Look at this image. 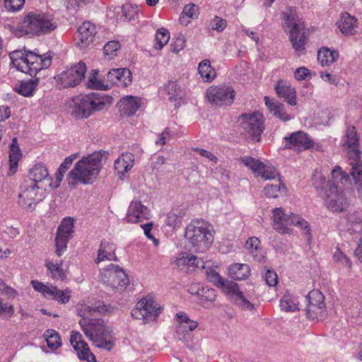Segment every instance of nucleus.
Returning <instances> with one entry per match:
<instances>
[{
  "mask_svg": "<svg viewBox=\"0 0 362 362\" xmlns=\"http://www.w3.org/2000/svg\"><path fill=\"white\" fill-rule=\"evenodd\" d=\"M107 310L105 305L98 307L88 306L85 309L83 318L79 321V325L87 337L98 347L110 351L114 346V342L111 339L110 332L106 327L103 320L100 319H88L86 314L92 315L93 313H105Z\"/></svg>",
  "mask_w": 362,
  "mask_h": 362,
  "instance_id": "1",
  "label": "nucleus"
},
{
  "mask_svg": "<svg viewBox=\"0 0 362 362\" xmlns=\"http://www.w3.org/2000/svg\"><path fill=\"white\" fill-rule=\"evenodd\" d=\"M105 153L95 152L82 158L69 173L66 180L69 187L75 188L78 184L90 185L96 179L103 163L106 160Z\"/></svg>",
  "mask_w": 362,
  "mask_h": 362,
  "instance_id": "2",
  "label": "nucleus"
},
{
  "mask_svg": "<svg viewBox=\"0 0 362 362\" xmlns=\"http://www.w3.org/2000/svg\"><path fill=\"white\" fill-rule=\"evenodd\" d=\"M11 64L17 70L35 76L40 70L48 68L52 64L50 54H40L35 52L15 50L9 54Z\"/></svg>",
  "mask_w": 362,
  "mask_h": 362,
  "instance_id": "3",
  "label": "nucleus"
},
{
  "mask_svg": "<svg viewBox=\"0 0 362 362\" xmlns=\"http://www.w3.org/2000/svg\"><path fill=\"white\" fill-rule=\"evenodd\" d=\"M185 236L194 252H204L214 242V227L203 219H194L187 226Z\"/></svg>",
  "mask_w": 362,
  "mask_h": 362,
  "instance_id": "4",
  "label": "nucleus"
},
{
  "mask_svg": "<svg viewBox=\"0 0 362 362\" xmlns=\"http://www.w3.org/2000/svg\"><path fill=\"white\" fill-rule=\"evenodd\" d=\"M344 146L348 150L349 173L353 177L358 196L362 198V163L361 152L358 149V139L355 127L347 128Z\"/></svg>",
  "mask_w": 362,
  "mask_h": 362,
  "instance_id": "5",
  "label": "nucleus"
},
{
  "mask_svg": "<svg viewBox=\"0 0 362 362\" xmlns=\"http://www.w3.org/2000/svg\"><path fill=\"white\" fill-rule=\"evenodd\" d=\"M57 27L54 16L46 13L30 12L20 25V35H42L53 31Z\"/></svg>",
  "mask_w": 362,
  "mask_h": 362,
  "instance_id": "6",
  "label": "nucleus"
},
{
  "mask_svg": "<svg viewBox=\"0 0 362 362\" xmlns=\"http://www.w3.org/2000/svg\"><path fill=\"white\" fill-rule=\"evenodd\" d=\"M112 98L98 93H92L85 95H77L73 98L72 115L78 118H87L95 111L102 110L104 101H111Z\"/></svg>",
  "mask_w": 362,
  "mask_h": 362,
  "instance_id": "7",
  "label": "nucleus"
},
{
  "mask_svg": "<svg viewBox=\"0 0 362 362\" xmlns=\"http://www.w3.org/2000/svg\"><path fill=\"white\" fill-rule=\"evenodd\" d=\"M313 182L315 187L321 190L320 195L323 198H326L325 204L329 209L334 212L340 213L348 209L349 201L343 189L328 190L324 187L325 177L320 173L314 174Z\"/></svg>",
  "mask_w": 362,
  "mask_h": 362,
  "instance_id": "8",
  "label": "nucleus"
},
{
  "mask_svg": "<svg viewBox=\"0 0 362 362\" xmlns=\"http://www.w3.org/2000/svg\"><path fill=\"white\" fill-rule=\"evenodd\" d=\"M272 221L273 228L279 233H288L290 226L294 225L310 235V225L304 218L294 214H287L281 207L272 210Z\"/></svg>",
  "mask_w": 362,
  "mask_h": 362,
  "instance_id": "9",
  "label": "nucleus"
},
{
  "mask_svg": "<svg viewBox=\"0 0 362 362\" xmlns=\"http://www.w3.org/2000/svg\"><path fill=\"white\" fill-rule=\"evenodd\" d=\"M238 122L242 129L241 133L255 141H259L264 129L263 116L258 112L243 114Z\"/></svg>",
  "mask_w": 362,
  "mask_h": 362,
  "instance_id": "10",
  "label": "nucleus"
},
{
  "mask_svg": "<svg viewBox=\"0 0 362 362\" xmlns=\"http://www.w3.org/2000/svg\"><path fill=\"white\" fill-rule=\"evenodd\" d=\"M281 18L286 21L288 27L291 28L290 40L293 49L298 52L304 50L306 43L304 23L294 15H289L285 12L282 13Z\"/></svg>",
  "mask_w": 362,
  "mask_h": 362,
  "instance_id": "11",
  "label": "nucleus"
},
{
  "mask_svg": "<svg viewBox=\"0 0 362 362\" xmlns=\"http://www.w3.org/2000/svg\"><path fill=\"white\" fill-rule=\"evenodd\" d=\"M100 280L112 291L123 290L129 284V279L124 271L112 264L100 272Z\"/></svg>",
  "mask_w": 362,
  "mask_h": 362,
  "instance_id": "12",
  "label": "nucleus"
},
{
  "mask_svg": "<svg viewBox=\"0 0 362 362\" xmlns=\"http://www.w3.org/2000/svg\"><path fill=\"white\" fill-rule=\"evenodd\" d=\"M162 308L153 298H144L136 303L131 315L135 319L142 320L146 324L156 320Z\"/></svg>",
  "mask_w": 362,
  "mask_h": 362,
  "instance_id": "13",
  "label": "nucleus"
},
{
  "mask_svg": "<svg viewBox=\"0 0 362 362\" xmlns=\"http://www.w3.org/2000/svg\"><path fill=\"white\" fill-rule=\"evenodd\" d=\"M42 186L34 182H25L18 194V204L25 210L33 211L36 205L42 200L39 189Z\"/></svg>",
  "mask_w": 362,
  "mask_h": 362,
  "instance_id": "14",
  "label": "nucleus"
},
{
  "mask_svg": "<svg viewBox=\"0 0 362 362\" xmlns=\"http://www.w3.org/2000/svg\"><path fill=\"white\" fill-rule=\"evenodd\" d=\"M323 294L318 290H313L306 296V316L309 320H322L326 314V306Z\"/></svg>",
  "mask_w": 362,
  "mask_h": 362,
  "instance_id": "15",
  "label": "nucleus"
},
{
  "mask_svg": "<svg viewBox=\"0 0 362 362\" xmlns=\"http://www.w3.org/2000/svg\"><path fill=\"white\" fill-rule=\"evenodd\" d=\"M221 289L242 310H252L254 309V305L245 297L237 283L226 279Z\"/></svg>",
  "mask_w": 362,
  "mask_h": 362,
  "instance_id": "16",
  "label": "nucleus"
},
{
  "mask_svg": "<svg viewBox=\"0 0 362 362\" xmlns=\"http://www.w3.org/2000/svg\"><path fill=\"white\" fill-rule=\"evenodd\" d=\"M221 289L242 310H252L254 309V305L245 297L237 283L226 279Z\"/></svg>",
  "mask_w": 362,
  "mask_h": 362,
  "instance_id": "17",
  "label": "nucleus"
},
{
  "mask_svg": "<svg viewBox=\"0 0 362 362\" xmlns=\"http://www.w3.org/2000/svg\"><path fill=\"white\" fill-rule=\"evenodd\" d=\"M207 100L212 105H230L235 98V91L230 86H211L206 92Z\"/></svg>",
  "mask_w": 362,
  "mask_h": 362,
  "instance_id": "18",
  "label": "nucleus"
},
{
  "mask_svg": "<svg viewBox=\"0 0 362 362\" xmlns=\"http://www.w3.org/2000/svg\"><path fill=\"white\" fill-rule=\"evenodd\" d=\"M86 72V66L81 62L62 71L59 76V81L64 88L74 87L84 78Z\"/></svg>",
  "mask_w": 362,
  "mask_h": 362,
  "instance_id": "19",
  "label": "nucleus"
},
{
  "mask_svg": "<svg viewBox=\"0 0 362 362\" xmlns=\"http://www.w3.org/2000/svg\"><path fill=\"white\" fill-rule=\"evenodd\" d=\"M74 233V219L71 218H64L57 228L55 238L56 254L62 256V252L66 249L67 243L71 238Z\"/></svg>",
  "mask_w": 362,
  "mask_h": 362,
  "instance_id": "20",
  "label": "nucleus"
},
{
  "mask_svg": "<svg viewBox=\"0 0 362 362\" xmlns=\"http://www.w3.org/2000/svg\"><path fill=\"white\" fill-rule=\"evenodd\" d=\"M239 160L245 166L257 173V176H260L264 180H274L279 176V173L274 167L266 165L252 157H242Z\"/></svg>",
  "mask_w": 362,
  "mask_h": 362,
  "instance_id": "21",
  "label": "nucleus"
},
{
  "mask_svg": "<svg viewBox=\"0 0 362 362\" xmlns=\"http://www.w3.org/2000/svg\"><path fill=\"white\" fill-rule=\"evenodd\" d=\"M284 139L286 141L285 148L297 151L310 149L314 145L313 141L306 133L302 131L291 133L288 136H286Z\"/></svg>",
  "mask_w": 362,
  "mask_h": 362,
  "instance_id": "22",
  "label": "nucleus"
},
{
  "mask_svg": "<svg viewBox=\"0 0 362 362\" xmlns=\"http://www.w3.org/2000/svg\"><path fill=\"white\" fill-rule=\"evenodd\" d=\"M70 343L80 359L87 362H96L95 356L90 352L88 344L82 340V335L79 332H71Z\"/></svg>",
  "mask_w": 362,
  "mask_h": 362,
  "instance_id": "23",
  "label": "nucleus"
},
{
  "mask_svg": "<svg viewBox=\"0 0 362 362\" xmlns=\"http://www.w3.org/2000/svg\"><path fill=\"white\" fill-rule=\"evenodd\" d=\"M150 210L140 201L131 202L125 221L128 223H136L150 218Z\"/></svg>",
  "mask_w": 362,
  "mask_h": 362,
  "instance_id": "24",
  "label": "nucleus"
},
{
  "mask_svg": "<svg viewBox=\"0 0 362 362\" xmlns=\"http://www.w3.org/2000/svg\"><path fill=\"white\" fill-rule=\"evenodd\" d=\"M349 180V176L336 166L331 172V178L327 182L325 180L324 187L328 190L342 189V187L348 185Z\"/></svg>",
  "mask_w": 362,
  "mask_h": 362,
  "instance_id": "25",
  "label": "nucleus"
},
{
  "mask_svg": "<svg viewBox=\"0 0 362 362\" xmlns=\"http://www.w3.org/2000/svg\"><path fill=\"white\" fill-rule=\"evenodd\" d=\"M107 79L117 86L127 87L132 83V73L127 68L113 69L108 71Z\"/></svg>",
  "mask_w": 362,
  "mask_h": 362,
  "instance_id": "26",
  "label": "nucleus"
},
{
  "mask_svg": "<svg viewBox=\"0 0 362 362\" xmlns=\"http://www.w3.org/2000/svg\"><path fill=\"white\" fill-rule=\"evenodd\" d=\"M275 90L279 98L284 99L290 105H296V92L294 88L279 81L275 85Z\"/></svg>",
  "mask_w": 362,
  "mask_h": 362,
  "instance_id": "27",
  "label": "nucleus"
},
{
  "mask_svg": "<svg viewBox=\"0 0 362 362\" xmlns=\"http://www.w3.org/2000/svg\"><path fill=\"white\" fill-rule=\"evenodd\" d=\"M78 33L81 47H85L93 42L96 34V28L90 22L86 21L78 27Z\"/></svg>",
  "mask_w": 362,
  "mask_h": 362,
  "instance_id": "28",
  "label": "nucleus"
},
{
  "mask_svg": "<svg viewBox=\"0 0 362 362\" xmlns=\"http://www.w3.org/2000/svg\"><path fill=\"white\" fill-rule=\"evenodd\" d=\"M176 317L178 324L176 326L175 332L178 335H185L195 329L198 326L197 321L192 320L183 313H177Z\"/></svg>",
  "mask_w": 362,
  "mask_h": 362,
  "instance_id": "29",
  "label": "nucleus"
},
{
  "mask_svg": "<svg viewBox=\"0 0 362 362\" xmlns=\"http://www.w3.org/2000/svg\"><path fill=\"white\" fill-rule=\"evenodd\" d=\"M264 101L268 110L281 121L286 122L291 119V117L285 111L282 103L271 100L268 96L264 97Z\"/></svg>",
  "mask_w": 362,
  "mask_h": 362,
  "instance_id": "30",
  "label": "nucleus"
},
{
  "mask_svg": "<svg viewBox=\"0 0 362 362\" xmlns=\"http://www.w3.org/2000/svg\"><path fill=\"white\" fill-rule=\"evenodd\" d=\"M115 251V247L113 244L107 241L103 240L100 243V246L98 252V257L95 262L98 264L99 262L105 259L110 261H117Z\"/></svg>",
  "mask_w": 362,
  "mask_h": 362,
  "instance_id": "31",
  "label": "nucleus"
},
{
  "mask_svg": "<svg viewBox=\"0 0 362 362\" xmlns=\"http://www.w3.org/2000/svg\"><path fill=\"white\" fill-rule=\"evenodd\" d=\"M134 156L131 153H122L115 162V169L123 175L127 173L134 165Z\"/></svg>",
  "mask_w": 362,
  "mask_h": 362,
  "instance_id": "32",
  "label": "nucleus"
},
{
  "mask_svg": "<svg viewBox=\"0 0 362 362\" xmlns=\"http://www.w3.org/2000/svg\"><path fill=\"white\" fill-rule=\"evenodd\" d=\"M119 107L122 114L132 116L136 113L140 107V104L136 97L127 96L120 100Z\"/></svg>",
  "mask_w": 362,
  "mask_h": 362,
  "instance_id": "33",
  "label": "nucleus"
},
{
  "mask_svg": "<svg viewBox=\"0 0 362 362\" xmlns=\"http://www.w3.org/2000/svg\"><path fill=\"white\" fill-rule=\"evenodd\" d=\"M22 153L21 151L18 146L17 138H13L12 139L11 144L10 145V151H9V175H13L17 170L18 163L20 159L21 158Z\"/></svg>",
  "mask_w": 362,
  "mask_h": 362,
  "instance_id": "34",
  "label": "nucleus"
},
{
  "mask_svg": "<svg viewBox=\"0 0 362 362\" xmlns=\"http://www.w3.org/2000/svg\"><path fill=\"white\" fill-rule=\"evenodd\" d=\"M230 276L235 280H244L250 274V269L247 264L235 263L230 265L228 269Z\"/></svg>",
  "mask_w": 362,
  "mask_h": 362,
  "instance_id": "35",
  "label": "nucleus"
},
{
  "mask_svg": "<svg viewBox=\"0 0 362 362\" xmlns=\"http://www.w3.org/2000/svg\"><path fill=\"white\" fill-rule=\"evenodd\" d=\"M29 176L30 180L28 182H34L39 185L45 180H49L48 170L42 164H36L34 165L30 170Z\"/></svg>",
  "mask_w": 362,
  "mask_h": 362,
  "instance_id": "36",
  "label": "nucleus"
},
{
  "mask_svg": "<svg viewBox=\"0 0 362 362\" xmlns=\"http://www.w3.org/2000/svg\"><path fill=\"white\" fill-rule=\"evenodd\" d=\"M356 22L354 17L347 13H343L341 16L339 28L345 35H354L356 33Z\"/></svg>",
  "mask_w": 362,
  "mask_h": 362,
  "instance_id": "37",
  "label": "nucleus"
},
{
  "mask_svg": "<svg viewBox=\"0 0 362 362\" xmlns=\"http://www.w3.org/2000/svg\"><path fill=\"white\" fill-rule=\"evenodd\" d=\"M339 58V52L327 47L321 48L317 53V60L323 66H329Z\"/></svg>",
  "mask_w": 362,
  "mask_h": 362,
  "instance_id": "38",
  "label": "nucleus"
},
{
  "mask_svg": "<svg viewBox=\"0 0 362 362\" xmlns=\"http://www.w3.org/2000/svg\"><path fill=\"white\" fill-rule=\"evenodd\" d=\"M198 71L205 82H211L216 76V72L208 59H204L199 64Z\"/></svg>",
  "mask_w": 362,
  "mask_h": 362,
  "instance_id": "39",
  "label": "nucleus"
},
{
  "mask_svg": "<svg viewBox=\"0 0 362 362\" xmlns=\"http://www.w3.org/2000/svg\"><path fill=\"white\" fill-rule=\"evenodd\" d=\"M298 304L297 297L288 292H286L280 300V307L286 312L298 310Z\"/></svg>",
  "mask_w": 362,
  "mask_h": 362,
  "instance_id": "40",
  "label": "nucleus"
},
{
  "mask_svg": "<svg viewBox=\"0 0 362 362\" xmlns=\"http://www.w3.org/2000/svg\"><path fill=\"white\" fill-rule=\"evenodd\" d=\"M45 267L47 268L52 279L62 281L65 279L66 276L62 268V261L54 264L49 260H47Z\"/></svg>",
  "mask_w": 362,
  "mask_h": 362,
  "instance_id": "41",
  "label": "nucleus"
},
{
  "mask_svg": "<svg viewBox=\"0 0 362 362\" xmlns=\"http://www.w3.org/2000/svg\"><path fill=\"white\" fill-rule=\"evenodd\" d=\"M77 154H72L68 157H66L64 162L60 165L58 168L55 175H56V182L54 185V188H57L59 186L60 182L62 181L64 173L71 165L73 161L76 158Z\"/></svg>",
  "mask_w": 362,
  "mask_h": 362,
  "instance_id": "42",
  "label": "nucleus"
},
{
  "mask_svg": "<svg viewBox=\"0 0 362 362\" xmlns=\"http://www.w3.org/2000/svg\"><path fill=\"white\" fill-rule=\"evenodd\" d=\"M47 346L52 350H56L62 346L59 334L54 329H48L44 334Z\"/></svg>",
  "mask_w": 362,
  "mask_h": 362,
  "instance_id": "43",
  "label": "nucleus"
},
{
  "mask_svg": "<svg viewBox=\"0 0 362 362\" xmlns=\"http://www.w3.org/2000/svg\"><path fill=\"white\" fill-rule=\"evenodd\" d=\"M51 291L52 293L49 295L47 298L55 300L63 304L68 303L70 300L71 291L69 289L62 291L52 286Z\"/></svg>",
  "mask_w": 362,
  "mask_h": 362,
  "instance_id": "44",
  "label": "nucleus"
},
{
  "mask_svg": "<svg viewBox=\"0 0 362 362\" xmlns=\"http://www.w3.org/2000/svg\"><path fill=\"white\" fill-rule=\"evenodd\" d=\"M38 82V78L30 80L28 81H22L19 88L17 89V91L18 93L23 96L29 97L33 95V93L37 86Z\"/></svg>",
  "mask_w": 362,
  "mask_h": 362,
  "instance_id": "45",
  "label": "nucleus"
},
{
  "mask_svg": "<svg viewBox=\"0 0 362 362\" xmlns=\"http://www.w3.org/2000/svg\"><path fill=\"white\" fill-rule=\"evenodd\" d=\"M170 33L165 28H160L155 35L156 48L161 49L169 41Z\"/></svg>",
  "mask_w": 362,
  "mask_h": 362,
  "instance_id": "46",
  "label": "nucleus"
},
{
  "mask_svg": "<svg viewBox=\"0 0 362 362\" xmlns=\"http://www.w3.org/2000/svg\"><path fill=\"white\" fill-rule=\"evenodd\" d=\"M206 276L209 282L220 288L226 281L224 278L221 277V275L212 268H209L206 270Z\"/></svg>",
  "mask_w": 362,
  "mask_h": 362,
  "instance_id": "47",
  "label": "nucleus"
},
{
  "mask_svg": "<svg viewBox=\"0 0 362 362\" xmlns=\"http://www.w3.org/2000/svg\"><path fill=\"white\" fill-rule=\"evenodd\" d=\"M165 90L169 95V100H177V98H181L182 90L176 81H169L165 86Z\"/></svg>",
  "mask_w": 362,
  "mask_h": 362,
  "instance_id": "48",
  "label": "nucleus"
},
{
  "mask_svg": "<svg viewBox=\"0 0 362 362\" xmlns=\"http://www.w3.org/2000/svg\"><path fill=\"white\" fill-rule=\"evenodd\" d=\"M277 185H267L264 187V192L266 196L271 198H276L278 197V192L281 189L285 190L286 187L282 184L280 180H278Z\"/></svg>",
  "mask_w": 362,
  "mask_h": 362,
  "instance_id": "49",
  "label": "nucleus"
},
{
  "mask_svg": "<svg viewBox=\"0 0 362 362\" xmlns=\"http://www.w3.org/2000/svg\"><path fill=\"white\" fill-rule=\"evenodd\" d=\"M227 26V21L217 16H214L209 23V27L217 32H222Z\"/></svg>",
  "mask_w": 362,
  "mask_h": 362,
  "instance_id": "50",
  "label": "nucleus"
},
{
  "mask_svg": "<svg viewBox=\"0 0 362 362\" xmlns=\"http://www.w3.org/2000/svg\"><path fill=\"white\" fill-rule=\"evenodd\" d=\"M333 258L334 262L340 264L341 265L348 268H351V260L345 255L339 249H337L334 253Z\"/></svg>",
  "mask_w": 362,
  "mask_h": 362,
  "instance_id": "51",
  "label": "nucleus"
},
{
  "mask_svg": "<svg viewBox=\"0 0 362 362\" xmlns=\"http://www.w3.org/2000/svg\"><path fill=\"white\" fill-rule=\"evenodd\" d=\"M197 294L200 296V299L203 301L212 302L216 298L215 291L212 288H199L197 291Z\"/></svg>",
  "mask_w": 362,
  "mask_h": 362,
  "instance_id": "52",
  "label": "nucleus"
},
{
  "mask_svg": "<svg viewBox=\"0 0 362 362\" xmlns=\"http://www.w3.org/2000/svg\"><path fill=\"white\" fill-rule=\"evenodd\" d=\"M165 223L172 228H179L182 223V217L174 212H170L166 216Z\"/></svg>",
  "mask_w": 362,
  "mask_h": 362,
  "instance_id": "53",
  "label": "nucleus"
},
{
  "mask_svg": "<svg viewBox=\"0 0 362 362\" xmlns=\"http://www.w3.org/2000/svg\"><path fill=\"white\" fill-rule=\"evenodd\" d=\"M31 285L35 291L41 293L47 298H48L49 295L52 293L51 291L52 286H48L43 283L36 280H33L31 281Z\"/></svg>",
  "mask_w": 362,
  "mask_h": 362,
  "instance_id": "54",
  "label": "nucleus"
},
{
  "mask_svg": "<svg viewBox=\"0 0 362 362\" xmlns=\"http://www.w3.org/2000/svg\"><path fill=\"white\" fill-rule=\"evenodd\" d=\"M25 3V0H4V7L10 11L16 12L21 10Z\"/></svg>",
  "mask_w": 362,
  "mask_h": 362,
  "instance_id": "55",
  "label": "nucleus"
},
{
  "mask_svg": "<svg viewBox=\"0 0 362 362\" xmlns=\"http://www.w3.org/2000/svg\"><path fill=\"white\" fill-rule=\"evenodd\" d=\"M123 16L129 21L133 20L136 13V8L132 4H126L122 6Z\"/></svg>",
  "mask_w": 362,
  "mask_h": 362,
  "instance_id": "56",
  "label": "nucleus"
},
{
  "mask_svg": "<svg viewBox=\"0 0 362 362\" xmlns=\"http://www.w3.org/2000/svg\"><path fill=\"white\" fill-rule=\"evenodd\" d=\"M191 262V255H187L185 253H181L179 256L174 260L173 263L177 267L180 268L184 266H190Z\"/></svg>",
  "mask_w": 362,
  "mask_h": 362,
  "instance_id": "57",
  "label": "nucleus"
},
{
  "mask_svg": "<svg viewBox=\"0 0 362 362\" xmlns=\"http://www.w3.org/2000/svg\"><path fill=\"white\" fill-rule=\"evenodd\" d=\"M198 7L193 4L186 5L182 11V14L190 18H194L198 16Z\"/></svg>",
  "mask_w": 362,
  "mask_h": 362,
  "instance_id": "58",
  "label": "nucleus"
},
{
  "mask_svg": "<svg viewBox=\"0 0 362 362\" xmlns=\"http://www.w3.org/2000/svg\"><path fill=\"white\" fill-rule=\"evenodd\" d=\"M98 71H94V74L90 76L87 82V86L89 88L102 90L103 89V84L101 81H98L95 74H97Z\"/></svg>",
  "mask_w": 362,
  "mask_h": 362,
  "instance_id": "59",
  "label": "nucleus"
},
{
  "mask_svg": "<svg viewBox=\"0 0 362 362\" xmlns=\"http://www.w3.org/2000/svg\"><path fill=\"white\" fill-rule=\"evenodd\" d=\"M119 48V43L117 41H110L107 42L104 47V54L105 55H112Z\"/></svg>",
  "mask_w": 362,
  "mask_h": 362,
  "instance_id": "60",
  "label": "nucleus"
},
{
  "mask_svg": "<svg viewBox=\"0 0 362 362\" xmlns=\"http://www.w3.org/2000/svg\"><path fill=\"white\" fill-rule=\"evenodd\" d=\"M185 39L184 37H178L170 45L171 51L174 53H177L182 50L185 46Z\"/></svg>",
  "mask_w": 362,
  "mask_h": 362,
  "instance_id": "61",
  "label": "nucleus"
},
{
  "mask_svg": "<svg viewBox=\"0 0 362 362\" xmlns=\"http://www.w3.org/2000/svg\"><path fill=\"white\" fill-rule=\"evenodd\" d=\"M264 279L269 286H275L278 283V276L276 273L272 270H267Z\"/></svg>",
  "mask_w": 362,
  "mask_h": 362,
  "instance_id": "62",
  "label": "nucleus"
},
{
  "mask_svg": "<svg viewBox=\"0 0 362 362\" xmlns=\"http://www.w3.org/2000/svg\"><path fill=\"white\" fill-rule=\"evenodd\" d=\"M14 313L13 306L6 303L4 304L1 300H0V316L4 315V317H11Z\"/></svg>",
  "mask_w": 362,
  "mask_h": 362,
  "instance_id": "63",
  "label": "nucleus"
},
{
  "mask_svg": "<svg viewBox=\"0 0 362 362\" xmlns=\"http://www.w3.org/2000/svg\"><path fill=\"white\" fill-rule=\"evenodd\" d=\"M310 75V70L304 66L296 69L294 72V77L298 81L306 79V78Z\"/></svg>",
  "mask_w": 362,
  "mask_h": 362,
  "instance_id": "64",
  "label": "nucleus"
}]
</instances>
